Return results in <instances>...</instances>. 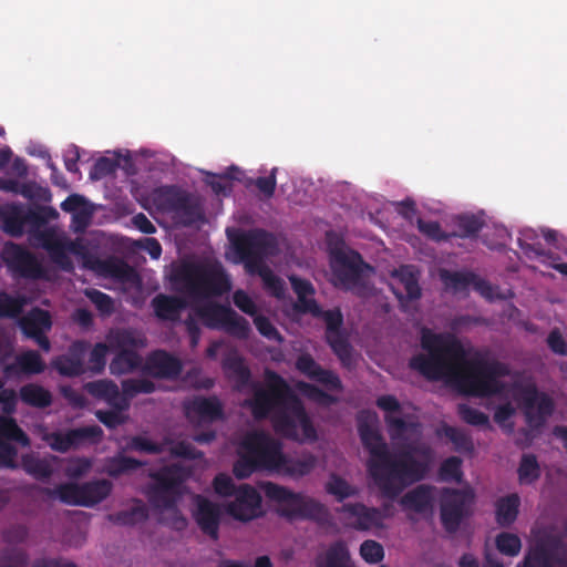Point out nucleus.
Listing matches in <instances>:
<instances>
[{
    "label": "nucleus",
    "instance_id": "39",
    "mask_svg": "<svg viewBox=\"0 0 567 567\" xmlns=\"http://www.w3.org/2000/svg\"><path fill=\"white\" fill-rule=\"evenodd\" d=\"M107 518L110 522L117 525L133 526L137 523L145 522L148 518V509L141 501H136L135 506L130 509L110 514Z\"/></svg>",
    "mask_w": 567,
    "mask_h": 567
},
{
    "label": "nucleus",
    "instance_id": "64",
    "mask_svg": "<svg viewBox=\"0 0 567 567\" xmlns=\"http://www.w3.org/2000/svg\"><path fill=\"white\" fill-rule=\"evenodd\" d=\"M28 559L29 557L25 550L9 548L3 553L0 559V567H27Z\"/></svg>",
    "mask_w": 567,
    "mask_h": 567
},
{
    "label": "nucleus",
    "instance_id": "28",
    "mask_svg": "<svg viewBox=\"0 0 567 567\" xmlns=\"http://www.w3.org/2000/svg\"><path fill=\"white\" fill-rule=\"evenodd\" d=\"M434 489L435 487L432 485H417L401 497L400 504L404 509L423 514L433 506Z\"/></svg>",
    "mask_w": 567,
    "mask_h": 567
},
{
    "label": "nucleus",
    "instance_id": "33",
    "mask_svg": "<svg viewBox=\"0 0 567 567\" xmlns=\"http://www.w3.org/2000/svg\"><path fill=\"white\" fill-rule=\"evenodd\" d=\"M520 498L513 493L498 498L495 503V520L501 527H509L519 513Z\"/></svg>",
    "mask_w": 567,
    "mask_h": 567
},
{
    "label": "nucleus",
    "instance_id": "61",
    "mask_svg": "<svg viewBox=\"0 0 567 567\" xmlns=\"http://www.w3.org/2000/svg\"><path fill=\"white\" fill-rule=\"evenodd\" d=\"M169 444H172L169 447V454L173 457L188 461L200 460L204 457V453L187 441H179L176 443L171 441Z\"/></svg>",
    "mask_w": 567,
    "mask_h": 567
},
{
    "label": "nucleus",
    "instance_id": "53",
    "mask_svg": "<svg viewBox=\"0 0 567 567\" xmlns=\"http://www.w3.org/2000/svg\"><path fill=\"white\" fill-rule=\"evenodd\" d=\"M223 330L238 339H246L250 332L249 322L235 310L230 309Z\"/></svg>",
    "mask_w": 567,
    "mask_h": 567
},
{
    "label": "nucleus",
    "instance_id": "29",
    "mask_svg": "<svg viewBox=\"0 0 567 567\" xmlns=\"http://www.w3.org/2000/svg\"><path fill=\"white\" fill-rule=\"evenodd\" d=\"M151 306L159 320L177 321L182 310L186 308V301L177 296L158 293L152 299Z\"/></svg>",
    "mask_w": 567,
    "mask_h": 567
},
{
    "label": "nucleus",
    "instance_id": "17",
    "mask_svg": "<svg viewBox=\"0 0 567 567\" xmlns=\"http://www.w3.org/2000/svg\"><path fill=\"white\" fill-rule=\"evenodd\" d=\"M3 260L8 268L20 278L40 280L48 277L47 269L38 257L19 244H6Z\"/></svg>",
    "mask_w": 567,
    "mask_h": 567
},
{
    "label": "nucleus",
    "instance_id": "43",
    "mask_svg": "<svg viewBox=\"0 0 567 567\" xmlns=\"http://www.w3.org/2000/svg\"><path fill=\"white\" fill-rule=\"evenodd\" d=\"M25 306L23 296H12L6 290H0V319L19 318Z\"/></svg>",
    "mask_w": 567,
    "mask_h": 567
},
{
    "label": "nucleus",
    "instance_id": "34",
    "mask_svg": "<svg viewBox=\"0 0 567 567\" xmlns=\"http://www.w3.org/2000/svg\"><path fill=\"white\" fill-rule=\"evenodd\" d=\"M80 506L91 507L104 501L112 492L113 485L107 480H95L80 484Z\"/></svg>",
    "mask_w": 567,
    "mask_h": 567
},
{
    "label": "nucleus",
    "instance_id": "49",
    "mask_svg": "<svg viewBox=\"0 0 567 567\" xmlns=\"http://www.w3.org/2000/svg\"><path fill=\"white\" fill-rule=\"evenodd\" d=\"M157 196L164 209L175 213L188 194L177 187L166 186L159 188Z\"/></svg>",
    "mask_w": 567,
    "mask_h": 567
},
{
    "label": "nucleus",
    "instance_id": "56",
    "mask_svg": "<svg viewBox=\"0 0 567 567\" xmlns=\"http://www.w3.org/2000/svg\"><path fill=\"white\" fill-rule=\"evenodd\" d=\"M52 367L63 377H80L85 373V367L76 364L69 355L61 354L52 360Z\"/></svg>",
    "mask_w": 567,
    "mask_h": 567
},
{
    "label": "nucleus",
    "instance_id": "15",
    "mask_svg": "<svg viewBox=\"0 0 567 567\" xmlns=\"http://www.w3.org/2000/svg\"><path fill=\"white\" fill-rule=\"evenodd\" d=\"M517 567H567V550L559 538L546 536L529 547Z\"/></svg>",
    "mask_w": 567,
    "mask_h": 567
},
{
    "label": "nucleus",
    "instance_id": "21",
    "mask_svg": "<svg viewBox=\"0 0 567 567\" xmlns=\"http://www.w3.org/2000/svg\"><path fill=\"white\" fill-rule=\"evenodd\" d=\"M295 368L306 378L323 385L329 391L341 392L343 384L332 370L322 368L311 354L301 353L297 357Z\"/></svg>",
    "mask_w": 567,
    "mask_h": 567
},
{
    "label": "nucleus",
    "instance_id": "24",
    "mask_svg": "<svg viewBox=\"0 0 567 567\" xmlns=\"http://www.w3.org/2000/svg\"><path fill=\"white\" fill-rule=\"evenodd\" d=\"M195 502L196 509L194 512V518L198 527L212 539H218L219 524L221 518L220 506L202 495H197Z\"/></svg>",
    "mask_w": 567,
    "mask_h": 567
},
{
    "label": "nucleus",
    "instance_id": "54",
    "mask_svg": "<svg viewBox=\"0 0 567 567\" xmlns=\"http://www.w3.org/2000/svg\"><path fill=\"white\" fill-rule=\"evenodd\" d=\"M298 389L310 400L322 404V405H332L338 402V399L333 396L332 394H329L328 392L323 391L319 386L300 381L297 384Z\"/></svg>",
    "mask_w": 567,
    "mask_h": 567
},
{
    "label": "nucleus",
    "instance_id": "57",
    "mask_svg": "<svg viewBox=\"0 0 567 567\" xmlns=\"http://www.w3.org/2000/svg\"><path fill=\"white\" fill-rule=\"evenodd\" d=\"M261 471L256 462L252 460L247 450H241L239 452L238 460L234 463L233 473L239 478L244 480L249 477L252 473Z\"/></svg>",
    "mask_w": 567,
    "mask_h": 567
},
{
    "label": "nucleus",
    "instance_id": "16",
    "mask_svg": "<svg viewBox=\"0 0 567 567\" xmlns=\"http://www.w3.org/2000/svg\"><path fill=\"white\" fill-rule=\"evenodd\" d=\"M30 444L29 436L14 419L0 415V468H19L16 445L29 447Z\"/></svg>",
    "mask_w": 567,
    "mask_h": 567
},
{
    "label": "nucleus",
    "instance_id": "2",
    "mask_svg": "<svg viewBox=\"0 0 567 567\" xmlns=\"http://www.w3.org/2000/svg\"><path fill=\"white\" fill-rule=\"evenodd\" d=\"M221 367L236 390L251 389L252 396L246 399L244 405L250 410L255 420H266L272 414V426L278 434L295 437L300 426L307 437H316V430L302 401L280 374L266 370V384L255 382L250 369L236 353L228 354Z\"/></svg>",
    "mask_w": 567,
    "mask_h": 567
},
{
    "label": "nucleus",
    "instance_id": "26",
    "mask_svg": "<svg viewBox=\"0 0 567 567\" xmlns=\"http://www.w3.org/2000/svg\"><path fill=\"white\" fill-rule=\"evenodd\" d=\"M44 370L45 363L40 353L35 350H27L16 355L14 361L3 368V373L7 377L33 375Z\"/></svg>",
    "mask_w": 567,
    "mask_h": 567
},
{
    "label": "nucleus",
    "instance_id": "45",
    "mask_svg": "<svg viewBox=\"0 0 567 567\" xmlns=\"http://www.w3.org/2000/svg\"><path fill=\"white\" fill-rule=\"evenodd\" d=\"M254 275H257L261 278L264 289L272 297L277 299H282L286 292V284L285 281L266 265L259 269L254 271Z\"/></svg>",
    "mask_w": 567,
    "mask_h": 567
},
{
    "label": "nucleus",
    "instance_id": "13",
    "mask_svg": "<svg viewBox=\"0 0 567 567\" xmlns=\"http://www.w3.org/2000/svg\"><path fill=\"white\" fill-rule=\"evenodd\" d=\"M53 210L47 207L25 209L22 205L11 204L0 207V220L2 230L11 237H21L24 226L40 227L47 224Z\"/></svg>",
    "mask_w": 567,
    "mask_h": 567
},
{
    "label": "nucleus",
    "instance_id": "58",
    "mask_svg": "<svg viewBox=\"0 0 567 567\" xmlns=\"http://www.w3.org/2000/svg\"><path fill=\"white\" fill-rule=\"evenodd\" d=\"M116 383L111 380H96L85 384L86 391L94 398L104 400L115 396L117 390Z\"/></svg>",
    "mask_w": 567,
    "mask_h": 567
},
{
    "label": "nucleus",
    "instance_id": "4",
    "mask_svg": "<svg viewBox=\"0 0 567 567\" xmlns=\"http://www.w3.org/2000/svg\"><path fill=\"white\" fill-rule=\"evenodd\" d=\"M261 471H268L293 480L310 474L317 466V457L305 453L292 457L284 453L282 443L264 431L248 433L240 443Z\"/></svg>",
    "mask_w": 567,
    "mask_h": 567
},
{
    "label": "nucleus",
    "instance_id": "35",
    "mask_svg": "<svg viewBox=\"0 0 567 567\" xmlns=\"http://www.w3.org/2000/svg\"><path fill=\"white\" fill-rule=\"evenodd\" d=\"M19 395L23 403L38 409L48 408L52 403L51 392L35 383L21 386Z\"/></svg>",
    "mask_w": 567,
    "mask_h": 567
},
{
    "label": "nucleus",
    "instance_id": "30",
    "mask_svg": "<svg viewBox=\"0 0 567 567\" xmlns=\"http://www.w3.org/2000/svg\"><path fill=\"white\" fill-rule=\"evenodd\" d=\"M19 327L27 338L48 332L52 328V317L48 310L34 307L19 319Z\"/></svg>",
    "mask_w": 567,
    "mask_h": 567
},
{
    "label": "nucleus",
    "instance_id": "60",
    "mask_svg": "<svg viewBox=\"0 0 567 567\" xmlns=\"http://www.w3.org/2000/svg\"><path fill=\"white\" fill-rule=\"evenodd\" d=\"M416 225L420 233L433 241L442 243L451 240V235L442 230L439 221H425L422 218H417Z\"/></svg>",
    "mask_w": 567,
    "mask_h": 567
},
{
    "label": "nucleus",
    "instance_id": "40",
    "mask_svg": "<svg viewBox=\"0 0 567 567\" xmlns=\"http://www.w3.org/2000/svg\"><path fill=\"white\" fill-rule=\"evenodd\" d=\"M542 468L535 454L525 453L522 455L517 468L518 482L522 485H532L539 480Z\"/></svg>",
    "mask_w": 567,
    "mask_h": 567
},
{
    "label": "nucleus",
    "instance_id": "55",
    "mask_svg": "<svg viewBox=\"0 0 567 567\" xmlns=\"http://www.w3.org/2000/svg\"><path fill=\"white\" fill-rule=\"evenodd\" d=\"M439 475L444 482H461L463 477L462 460L457 456L447 457L442 462Z\"/></svg>",
    "mask_w": 567,
    "mask_h": 567
},
{
    "label": "nucleus",
    "instance_id": "14",
    "mask_svg": "<svg viewBox=\"0 0 567 567\" xmlns=\"http://www.w3.org/2000/svg\"><path fill=\"white\" fill-rule=\"evenodd\" d=\"M318 318L326 323V342L340 360L342 367L350 369L353 365L352 346L343 329V315L339 308L322 310Z\"/></svg>",
    "mask_w": 567,
    "mask_h": 567
},
{
    "label": "nucleus",
    "instance_id": "11",
    "mask_svg": "<svg viewBox=\"0 0 567 567\" xmlns=\"http://www.w3.org/2000/svg\"><path fill=\"white\" fill-rule=\"evenodd\" d=\"M514 390L526 423L533 429L542 427L554 412L553 400L546 393L539 392L534 383H515Z\"/></svg>",
    "mask_w": 567,
    "mask_h": 567
},
{
    "label": "nucleus",
    "instance_id": "32",
    "mask_svg": "<svg viewBox=\"0 0 567 567\" xmlns=\"http://www.w3.org/2000/svg\"><path fill=\"white\" fill-rule=\"evenodd\" d=\"M230 309L231 308L226 305L208 302L197 307L195 313L208 329L223 330Z\"/></svg>",
    "mask_w": 567,
    "mask_h": 567
},
{
    "label": "nucleus",
    "instance_id": "22",
    "mask_svg": "<svg viewBox=\"0 0 567 567\" xmlns=\"http://www.w3.org/2000/svg\"><path fill=\"white\" fill-rule=\"evenodd\" d=\"M102 436L103 430L99 425H89L70 430L66 433H52L49 437V444L52 450L65 453L86 441L99 442Z\"/></svg>",
    "mask_w": 567,
    "mask_h": 567
},
{
    "label": "nucleus",
    "instance_id": "19",
    "mask_svg": "<svg viewBox=\"0 0 567 567\" xmlns=\"http://www.w3.org/2000/svg\"><path fill=\"white\" fill-rule=\"evenodd\" d=\"M235 499L226 506V512L236 520L250 522L262 514L261 495L249 484H240Z\"/></svg>",
    "mask_w": 567,
    "mask_h": 567
},
{
    "label": "nucleus",
    "instance_id": "18",
    "mask_svg": "<svg viewBox=\"0 0 567 567\" xmlns=\"http://www.w3.org/2000/svg\"><path fill=\"white\" fill-rule=\"evenodd\" d=\"M41 246L44 248L51 260L63 270L73 269V264L69 252L74 255L82 254L84 247L79 239L70 240L59 238L52 230H44L39 234Z\"/></svg>",
    "mask_w": 567,
    "mask_h": 567
},
{
    "label": "nucleus",
    "instance_id": "63",
    "mask_svg": "<svg viewBox=\"0 0 567 567\" xmlns=\"http://www.w3.org/2000/svg\"><path fill=\"white\" fill-rule=\"evenodd\" d=\"M84 293L102 315H111L113 312L114 302L109 295L95 288H89Z\"/></svg>",
    "mask_w": 567,
    "mask_h": 567
},
{
    "label": "nucleus",
    "instance_id": "46",
    "mask_svg": "<svg viewBox=\"0 0 567 567\" xmlns=\"http://www.w3.org/2000/svg\"><path fill=\"white\" fill-rule=\"evenodd\" d=\"M436 435L449 439L457 452H472L474 450L471 437L457 427L444 424L436 431Z\"/></svg>",
    "mask_w": 567,
    "mask_h": 567
},
{
    "label": "nucleus",
    "instance_id": "23",
    "mask_svg": "<svg viewBox=\"0 0 567 567\" xmlns=\"http://www.w3.org/2000/svg\"><path fill=\"white\" fill-rule=\"evenodd\" d=\"M182 371V361L165 350L151 352L142 365L144 374L157 379H175Z\"/></svg>",
    "mask_w": 567,
    "mask_h": 567
},
{
    "label": "nucleus",
    "instance_id": "20",
    "mask_svg": "<svg viewBox=\"0 0 567 567\" xmlns=\"http://www.w3.org/2000/svg\"><path fill=\"white\" fill-rule=\"evenodd\" d=\"M186 417L193 423H214L224 420V405L217 396L197 395L184 403Z\"/></svg>",
    "mask_w": 567,
    "mask_h": 567
},
{
    "label": "nucleus",
    "instance_id": "50",
    "mask_svg": "<svg viewBox=\"0 0 567 567\" xmlns=\"http://www.w3.org/2000/svg\"><path fill=\"white\" fill-rule=\"evenodd\" d=\"M122 391L131 400L137 394H151L156 391V385L148 379L130 378L121 382Z\"/></svg>",
    "mask_w": 567,
    "mask_h": 567
},
{
    "label": "nucleus",
    "instance_id": "41",
    "mask_svg": "<svg viewBox=\"0 0 567 567\" xmlns=\"http://www.w3.org/2000/svg\"><path fill=\"white\" fill-rule=\"evenodd\" d=\"M21 466L25 473L39 481L48 480L53 473L51 464L34 454L22 455Z\"/></svg>",
    "mask_w": 567,
    "mask_h": 567
},
{
    "label": "nucleus",
    "instance_id": "52",
    "mask_svg": "<svg viewBox=\"0 0 567 567\" xmlns=\"http://www.w3.org/2000/svg\"><path fill=\"white\" fill-rule=\"evenodd\" d=\"M497 550L508 557H516L522 549L520 538L513 533L502 532L495 538Z\"/></svg>",
    "mask_w": 567,
    "mask_h": 567
},
{
    "label": "nucleus",
    "instance_id": "37",
    "mask_svg": "<svg viewBox=\"0 0 567 567\" xmlns=\"http://www.w3.org/2000/svg\"><path fill=\"white\" fill-rule=\"evenodd\" d=\"M440 279L445 289L453 292L467 291L474 280V272L472 271H452L447 269L440 270Z\"/></svg>",
    "mask_w": 567,
    "mask_h": 567
},
{
    "label": "nucleus",
    "instance_id": "25",
    "mask_svg": "<svg viewBox=\"0 0 567 567\" xmlns=\"http://www.w3.org/2000/svg\"><path fill=\"white\" fill-rule=\"evenodd\" d=\"M337 512L344 514L346 518L352 519L351 524L357 529L367 530L379 526L382 522V515L378 508L367 507L361 503L343 504Z\"/></svg>",
    "mask_w": 567,
    "mask_h": 567
},
{
    "label": "nucleus",
    "instance_id": "47",
    "mask_svg": "<svg viewBox=\"0 0 567 567\" xmlns=\"http://www.w3.org/2000/svg\"><path fill=\"white\" fill-rule=\"evenodd\" d=\"M185 226H192L203 220V212L200 206L194 202L188 195L181 206L174 213Z\"/></svg>",
    "mask_w": 567,
    "mask_h": 567
},
{
    "label": "nucleus",
    "instance_id": "9",
    "mask_svg": "<svg viewBox=\"0 0 567 567\" xmlns=\"http://www.w3.org/2000/svg\"><path fill=\"white\" fill-rule=\"evenodd\" d=\"M111 348L117 350L110 363V371L114 375L131 373L142 365V357L137 349L145 346V339L133 330H117L110 336Z\"/></svg>",
    "mask_w": 567,
    "mask_h": 567
},
{
    "label": "nucleus",
    "instance_id": "51",
    "mask_svg": "<svg viewBox=\"0 0 567 567\" xmlns=\"http://www.w3.org/2000/svg\"><path fill=\"white\" fill-rule=\"evenodd\" d=\"M171 443V440L166 439L162 443L153 442L150 439L142 436V435H135L132 436L128 441V449L132 451L151 454V455H157L165 451V446Z\"/></svg>",
    "mask_w": 567,
    "mask_h": 567
},
{
    "label": "nucleus",
    "instance_id": "12",
    "mask_svg": "<svg viewBox=\"0 0 567 567\" xmlns=\"http://www.w3.org/2000/svg\"><path fill=\"white\" fill-rule=\"evenodd\" d=\"M475 499L472 488L442 489L441 496V523L447 533L458 530L462 522L471 515V508Z\"/></svg>",
    "mask_w": 567,
    "mask_h": 567
},
{
    "label": "nucleus",
    "instance_id": "48",
    "mask_svg": "<svg viewBox=\"0 0 567 567\" xmlns=\"http://www.w3.org/2000/svg\"><path fill=\"white\" fill-rule=\"evenodd\" d=\"M90 268H99L104 274L118 279H126L133 271L132 267L122 260H99L95 259Z\"/></svg>",
    "mask_w": 567,
    "mask_h": 567
},
{
    "label": "nucleus",
    "instance_id": "1",
    "mask_svg": "<svg viewBox=\"0 0 567 567\" xmlns=\"http://www.w3.org/2000/svg\"><path fill=\"white\" fill-rule=\"evenodd\" d=\"M421 347L426 353L413 355L410 367L425 379L454 378L464 393L476 398H491L505 390L499 379L511 374L509 367L496 359H486L480 352L467 359V351L455 334L423 328Z\"/></svg>",
    "mask_w": 567,
    "mask_h": 567
},
{
    "label": "nucleus",
    "instance_id": "10",
    "mask_svg": "<svg viewBox=\"0 0 567 567\" xmlns=\"http://www.w3.org/2000/svg\"><path fill=\"white\" fill-rule=\"evenodd\" d=\"M331 267L336 285L346 290L364 288L367 272L373 271V268L354 250L336 251L332 256Z\"/></svg>",
    "mask_w": 567,
    "mask_h": 567
},
{
    "label": "nucleus",
    "instance_id": "5",
    "mask_svg": "<svg viewBox=\"0 0 567 567\" xmlns=\"http://www.w3.org/2000/svg\"><path fill=\"white\" fill-rule=\"evenodd\" d=\"M176 280L195 299L220 297L231 289L230 278L220 264H183L176 272Z\"/></svg>",
    "mask_w": 567,
    "mask_h": 567
},
{
    "label": "nucleus",
    "instance_id": "38",
    "mask_svg": "<svg viewBox=\"0 0 567 567\" xmlns=\"http://www.w3.org/2000/svg\"><path fill=\"white\" fill-rule=\"evenodd\" d=\"M519 248L528 258L548 257L555 259L554 255L547 252L538 241V234L532 228L520 230V237L517 239Z\"/></svg>",
    "mask_w": 567,
    "mask_h": 567
},
{
    "label": "nucleus",
    "instance_id": "62",
    "mask_svg": "<svg viewBox=\"0 0 567 567\" xmlns=\"http://www.w3.org/2000/svg\"><path fill=\"white\" fill-rule=\"evenodd\" d=\"M457 412L460 417L466 422L467 424L474 425V426H488L489 425V419L487 414L484 412L472 408L467 404H458Z\"/></svg>",
    "mask_w": 567,
    "mask_h": 567
},
{
    "label": "nucleus",
    "instance_id": "31",
    "mask_svg": "<svg viewBox=\"0 0 567 567\" xmlns=\"http://www.w3.org/2000/svg\"><path fill=\"white\" fill-rule=\"evenodd\" d=\"M316 567H353L347 544L343 540L332 543L317 557Z\"/></svg>",
    "mask_w": 567,
    "mask_h": 567
},
{
    "label": "nucleus",
    "instance_id": "27",
    "mask_svg": "<svg viewBox=\"0 0 567 567\" xmlns=\"http://www.w3.org/2000/svg\"><path fill=\"white\" fill-rule=\"evenodd\" d=\"M384 421L388 425L390 439L393 442L401 443V451L404 450V444H423L422 442H408L406 434L421 435V423L414 420H405L399 416L385 415Z\"/></svg>",
    "mask_w": 567,
    "mask_h": 567
},
{
    "label": "nucleus",
    "instance_id": "8",
    "mask_svg": "<svg viewBox=\"0 0 567 567\" xmlns=\"http://www.w3.org/2000/svg\"><path fill=\"white\" fill-rule=\"evenodd\" d=\"M233 245L235 252L249 275H254L256 269L266 266L265 259L275 255L277 249L274 235L259 228L238 235L233 240Z\"/></svg>",
    "mask_w": 567,
    "mask_h": 567
},
{
    "label": "nucleus",
    "instance_id": "44",
    "mask_svg": "<svg viewBox=\"0 0 567 567\" xmlns=\"http://www.w3.org/2000/svg\"><path fill=\"white\" fill-rule=\"evenodd\" d=\"M44 494L51 498H59L62 503L68 505H79L81 499L80 484L63 483L55 488H44Z\"/></svg>",
    "mask_w": 567,
    "mask_h": 567
},
{
    "label": "nucleus",
    "instance_id": "7",
    "mask_svg": "<svg viewBox=\"0 0 567 567\" xmlns=\"http://www.w3.org/2000/svg\"><path fill=\"white\" fill-rule=\"evenodd\" d=\"M153 482L145 488V495L152 507L156 509L174 511L176 514L175 526L183 528L186 519L177 511V502L181 495L182 481L176 466H164L153 471L148 475Z\"/></svg>",
    "mask_w": 567,
    "mask_h": 567
},
{
    "label": "nucleus",
    "instance_id": "59",
    "mask_svg": "<svg viewBox=\"0 0 567 567\" xmlns=\"http://www.w3.org/2000/svg\"><path fill=\"white\" fill-rule=\"evenodd\" d=\"M277 171L278 168L274 167L268 176L250 179L247 183V187L254 185L259 190L264 199H270L274 196L277 186Z\"/></svg>",
    "mask_w": 567,
    "mask_h": 567
},
{
    "label": "nucleus",
    "instance_id": "3",
    "mask_svg": "<svg viewBox=\"0 0 567 567\" xmlns=\"http://www.w3.org/2000/svg\"><path fill=\"white\" fill-rule=\"evenodd\" d=\"M358 432L370 454L369 475L384 497L395 499L404 488L427 475L434 456L430 445L404 444V450L393 455L378 427L362 414L358 417Z\"/></svg>",
    "mask_w": 567,
    "mask_h": 567
},
{
    "label": "nucleus",
    "instance_id": "42",
    "mask_svg": "<svg viewBox=\"0 0 567 567\" xmlns=\"http://www.w3.org/2000/svg\"><path fill=\"white\" fill-rule=\"evenodd\" d=\"M324 489L338 502H343L349 497L358 495V488L336 473H331L329 475V480L324 485Z\"/></svg>",
    "mask_w": 567,
    "mask_h": 567
},
{
    "label": "nucleus",
    "instance_id": "6",
    "mask_svg": "<svg viewBox=\"0 0 567 567\" xmlns=\"http://www.w3.org/2000/svg\"><path fill=\"white\" fill-rule=\"evenodd\" d=\"M261 489L269 501L280 503V515L290 520L303 519L327 525L331 519L327 506L310 496L295 493L272 482L264 483Z\"/></svg>",
    "mask_w": 567,
    "mask_h": 567
},
{
    "label": "nucleus",
    "instance_id": "36",
    "mask_svg": "<svg viewBox=\"0 0 567 567\" xmlns=\"http://www.w3.org/2000/svg\"><path fill=\"white\" fill-rule=\"evenodd\" d=\"M455 230L449 233L451 238H468L474 239L484 226V221L472 214L458 215L454 218Z\"/></svg>",
    "mask_w": 567,
    "mask_h": 567
}]
</instances>
